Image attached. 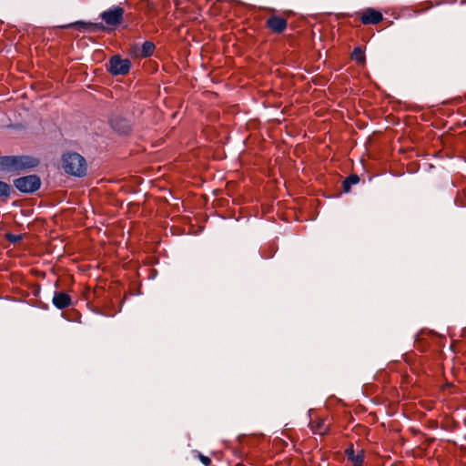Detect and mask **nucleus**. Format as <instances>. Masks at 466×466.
Instances as JSON below:
<instances>
[{
  "mask_svg": "<svg viewBox=\"0 0 466 466\" xmlns=\"http://www.w3.org/2000/svg\"><path fill=\"white\" fill-rule=\"evenodd\" d=\"M266 26L272 33L281 34L286 30L288 21L286 18L279 15H270L266 21Z\"/></svg>",
  "mask_w": 466,
  "mask_h": 466,
  "instance_id": "obj_7",
  "label": "nucleus"
},
{
  "mask_svg": "<svg viewBox=\"0 0 466 466\" xmlns=\"http://www.w3.org/2000/svg\"><path fill=\"white\" fill-rule=\"evenodd\" d=\"M154 50H155V45L152 42L146 41L142 45L141 53H142V56L145 57L150 56L154 53Z\"/></svg>",
  "mask_w": 466,
  "mask_h": 466,
  "instance_id": "obj_14",
  "label": "nucleus"
},
{
  "mask_svg": "<svg viewBox=\"0 0 466 466\" xmlns=\"http://www.w3.org/2000/svg\"><path fill=\"white\" fill-rule=\"evenodd\" d=\"M131 62L127 58L113 56L109 60L108 71L113 76L126 75L129 72Z\"/></svg>",
  "mask_w": 466,
  "mask_h": 466,
  "instance_id": "obj_4",
  "label": "nucleus"
},
{
  "mask_svg": "<svg viewBox=\"0 0 466 466\" xmlns=\"http://www.w3.org/2000/svg\"><path fill=\"white\" fill-rule=\"evenodd\" d=\"M455 204H456L457 206H460V207H464V205H463V204L459 203L457 199H455Z\"/></svg>",
  "mask_w": 466,
  "mask_h": 466,
  "instance_id": "obj_19",
  "label": "nucleus"
},
{
  "mask_svg": "<svg viewBox=\"0 0 466 466\" xmlns=\"http://www.w3.org/2000/svg\"><path fill=\"white\" fill-rule=\"evenodd\" d=\"M64 28H76L85 32H96L103 30L105 27L101 23H90L84 21H76L69 25H64Z\"/></svg>",
  "mask_w": 466,
  "mask_h": 466,
  "instance_id": "obj_8",
  "label": "nucleus"
},
{
  "mask_svg": "<svg viewBox=\"0 0 466 466\" xmlns=\"http://www.w3.org/2000/svg\"><path fill=\"white\" fill-rule=\"evenodd\" d=\"M111 125L114 128L117 129L119 132H122V133H126L129 129V127L126 122L123 125V128L117 127L116 124L114 121L111 122Z\"/></svg>",
  "mask_w": 466,
  "mask_h": 466,
  "instance_id": "obj_18",
  "label": "nucleus"
},
{
  "mask_svg": "<svg viewBox=\"0 0 466 466\" xmlns=\"http://www.w3.org/2000/svg\"><path fill=\"white\" fill-rule=\"evenodd\" d=\"M351 59L356 61L358 65L363 66L366 61L364 50L360 46H357L351 53Z\"/></svg>",
  "mask_w": 466,
  "mask_h": 466,
  "instance_id": "obj_13",
  "label": "nucleus"
},
{
  "mask_svg": "<svg viewBox=\"0 0 466 466\" xmlns=\"http://www.w3.org/2000/svg\"><path fill=\"white\" fill-rule=\"evenodd\" d=\"M123 15L124 9L116 5L104 11L100 16L106 25L116 26L123 21Z\"/></svg>",
  "mask_w": 466,
  "mask_h": 466,
  "instance_id": "obj_5",
  "label": "nucleus"
},
{
  "mask_svg": "<svg viewBox=\"0 0 466 466\" xmlns=\"http://www.w3.org/2000/svg\"><path fill=\"white\" fill-rule=\"evenodd\" d=\"M360 182V177L356 174H351L347 177L342 182L343 191L348 193L350 191L353 185H357Z\"/></svg>",
  "mask_w": 466,
  "mask_h": 466,
  "instance_id": "obj_12",
  "label": "nucleus"
},
{
  "mask_svg": "<svg viewBox=\"0 0 466 466\" xmlns=\"http://www.w3.org/2000/svg\"><path fill=\"white\" fill-rule=\"evenodd\" d=\"M358 15L363 25H377L383 20L382 13L372 7L364 9L358 13Z\"/></svg>",
  "mask_w": 466,
  "mask_h": 466,
  "instance_id": "obj_6",
  "label": "nucleus"
},
{
  "mask_svg": "<svg viewBox=\"0 0 466 466\" xmlns=\"http://www.w3.org/2000/svg\"><path fill=\"white\" fill-rule=\"evenodd\" d=\"M330 423L328 421L326 418L316 417L312 419L309 422V427L313 433L324 435L329 430Z\"/></svg>",
  "mask_w": 466,
  "mask_h": 466,
  "instance_id": "obj_9",
  "label": "nucleus"
},
{
  "mask_svg": "<svg viewBox=\"0 0 466 466\" xmlns=\"http://www.w3.org/2000/svg\"><path fill=\"white\" fill-rule=\"evenodd\" d=\"M63 167L67 174L84 177L86 173L85 158L77 153H66L63 156Z\"/></svg>",
  "mask_w": 466,
  "mask_h": 466,
  "instance_id": "obj_2",
  "label": "nucleus"
},
{
  "mask_svg": "<svg viewBox=\"0 0 466 466\" xmlns=\"http://www.w3.org/2000/svg\"><path fill=\"white\" fill-rule=\"evenodd\" d=\"M52 302L54 306L59 309H66L71 305V297L65 292H56Z\"/></svg>",
  "mask_w": 466,
  "mask_h": 466,
  "instance_id": "obj_11",
  "label": "nucleus"
},
{
  "mask_svg": "<svg viewBox=\"0 0 466 466\" xmlns=\"http://www.w3.org/2000/svg\"><path fill=\"white\" fill-rule=\"evenodd\" d=\"M194 455L202 462L203 465L209 466L211 464V459L208 456L201 454L199 451H195Z\"/></svg>",
  "mask_w": 466,
  "mask_h": 466,
  "instance_id": "obj_16",
  "label": "nucleus"
},
{
  "mask_svg": "<svg viewBox=\"0 0 466 466\" xmlns=\"http://www.w3.org/2000/svg\"><path fill=\"white\" fill-rule=\"evenodd\" d=\"M235 466H241V464H240V463H238V464H235Z\"/></svg>",
  "mask_w": 466,
  "mask_h": 466,
  "instance_id": "obj_20",
  "label": "nucleus"
},
{
  "mask_svg": "<svg viewBox=\"0 0 466 466\" xmlns=\"http://www.w3.org/2000/svg\"><path fill=\"white\" fill-rule=\"evenodd\" d=\"M11 187L5 182L0 181V197L8 198L10 196Z\"/></svg>",
  "mask_w": 466,
  "mask_h": 466,
  "instance_id": "obj_15",
  "label": "nucleus"
},
{
  "mask_svg": "<svg viewBox=\"0 0 466 466\" xmlns=\"http://www.w3.org/2000/svg\"><path fill=\"white\" fill-rule=\"evenodd\" d=\"M6 239L12 243H16L18 241H20L22 239V236L21 235H15V234H12V233H8L6 234L5 236Z\"/></svg>",
  "mask_w": 466,
  "mask_h": 466,
  "instance_id": "obj_17",
  "label": "nucleus"
},
{
  "mask_svg": "<svg viewBox=\"0 0 466 466\" xmlns=\"http://www.w3.org/2000/svg\"><path fill=\"white\" fill-rule=\"evenodd\" d=\"M38 165L36 158L27 156H10L0 157V169L5 171H21Z\"/></svg>",
  "mask_w": 466,
  "mask_h": 466,
  "instance_id": "obj_1",
  "label": "nucleus"
},
{
  "mask_svg": "<svg viewBox=\"0 0 466 466\" xmlns=\"http://www.w3.org/2000/svg\"><path fill=\"white\" fill-rule=\"evenodd\" d=\"M40 185L41 180L35 175L25 176L14 180V186L22 193H33L40 187Z\"/></svg>",
  "mask_w": 466,
  "mask_h": 466,
  "instance_id": "obj_3",
  "label": "nucleus"
},
{
  "mask_svg": "<svg viewBox=\"0 0 466 466\" xmlns=\"http://www.w3.org/2000/svg\"><path fill=\"white\" fill-rule=\"evenodd\" d=\"M345 454L348 461H350L353 466H362L365 458V452L362 449L355 451L351 444L345 450Z\"/></svg>",
  "mask_w": 466,
  "mask_h": 466,
  "instance_id": "obj_10",
  "label": "nucleus"
}]
</instances>
